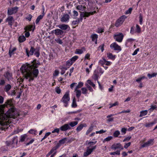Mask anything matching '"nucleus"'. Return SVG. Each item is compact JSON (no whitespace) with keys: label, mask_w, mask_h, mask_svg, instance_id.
<instances>
[{"label":"nucleus","mask_w":157,"mask_h":157,"mask_svg":"<svg viewBox=\"0 0 157 157\" xmlns=\"http://www.w3.org/2000/svg\"><path fill=\"white\" fill-rule=\"evenodd\" d=\"M83 85V83L82 82H80L78 83V85L76 86V89H77L81 88Z\"/></svg>","instance_id":"nucleus-53"},{"label":"nucleus","mask_w":157,"mask_h":157,"mask_svg":"<svg viewBox=\"0 0 157 157\" xmlns=\"http://www.w3.org/2000/svg\"><path fill=\"white\" fill-rule=\"evenodd\" d=\"M90 38L91 39L92 41L93 42L96 40H98V36L96 34H93L91 35Z\"/></svg>","instance_id":"nucleus-28"},{"label":"nucleus","mask_w":157,"mask_h":157,"mask_svg":"<svg viewBox=\"0 0 157 157\" xmlns=\"http://www.w3.org/2000/svg\"><path fill=\"white\" fill-rule=\"evenodd\" d=\"M157 75V73H153L152 74H147V76L149 77V78H151L153 77H155Z\"/></svg>","instance_id":"nucleus-57"},{"label":"nucleus","mask_w":157,"mask_h":157,"mask_svg":"<svg viewBox=\"0 0 157 157\" xmlns=\"http://www.w3.org/2000/svg\"><path fill=\"white\" fill-rule=\"evenodd\" d=\"M25 78H26L27 79L28 78H29V82H31V81H33L34 79V78H35L33 76H31L30 77H28L27 76V73H25Z\"/></svg>","instance_id":"nucleus-47"},{"label":"nucleus","mask_w":157,"mask_h":157,"mask_svg":"<svg viewBox=\"0 0 157 157\" xmlns=\"http://www.w3.org/2000/svg\"><path fill=\"white\" fill-rule=\"evenodd\" d=\"M127 17L125 15H123L119 18L116 20L115 23V25L117 27H120L123 23L125 19Z\"/></svg>","instance_id":"nucleus-9"},{"label":"nucleus","mask_w":157,"mask_h":157,"mask_svg":"<svg viewBox=\"0 0 157 157\" xmlns=\"http://www.w3.org/2000/svg\"><path fill=\"white\" fill-rule=\"evenodd\" d=\"M96 142L90 141L88 143V145L89 146L87 147L86 151L84 152L83 157H87L91 154L92 152L96 149V145L93 146L95 144Z\"/></svg>","instance_id":"nucleus-4"},{"label":"nucleus","mask_w":157,"mask_h":157,"mask_svg":"<svg viewBox=\"0 0 157 157\" xmlns=\"http://www.w3.org/2000/svg\"><path fill=\"white\" fill-rule=\"evenodd\" d=\"M82 93L83 94H86L87 93V89L85 87H82L81 88Z\"/></svg>","instance_id":"nucleus-56"},{"label":"nucleus","mask_w":157,"mask_h":157,"mask_svg":"<svg viewBox=\"0 0 157 157\" xmlns=\"http://www.w3.org/2000/svg\"><path fill=\"white\" fill-rule=\"evenodd\" d=\"M6 81V79L3 77L0 78V90L2 86L5 85Z\"/></svg>","instance_id":"nucleus-23"},{"label":"nucleus","mask_w":157,"mask_h":157,"mask_svg":"<svg viewBox=\"0 0 157 157\" xmlns=\"http://www.w3.org/2000/svg\"><path fill=\"white\" fill-rule=\"evenodd\" d=\"M99 71L98 70L96 69L95 70L92 76V78L95 81H98V79L99 78Z\"/></svg>","instance_id":"nucleus-16"},{"label":"nucleus","mask_w":157,"mask_h":157,"mask_svg":"<svg viewBox=\"0 0 157 157\" xmlns=\"http://www.w3.org/2000/svg\"><path fill=\"white\" fill-rule=\"evenodd\" d=\"M107 57L109 59L114 60L116 57L115 55H113L111 53H108L107 54Z\"/></svg>","instance_id":"nucleus-25"},{"label":"nucleus","mask_w":157,"mask_h":157,"mask_svg":"<svg viewBox=\"0 0 157 157\" xmlns=\"http://www.w3.org/2000/svg\"><path fill=\"white\" fill-rule=\"evenodd\" d=\"M40 48L39 47H36L35 48L33 46H31L30 50L29 51L28 48H25V52L26 56L29 57L30 56L34 55L36 57L38 58L40 55Z\"/></svg>","instance_id":"nucleus-3"},{"label":"nucleus","mask_w":157,"mask_h":157,"mask_svg":"<svg viewBox=\"0 0 157 157\" xmlns=\"http://www.w3.org/2000/svg\"><path fill=\"white\" fill-rule=\"evenodd\" d=\"M83 53V51L81 49H77L75 52V53L77 54H81Z\"/></svg>","instance_id":"nucleus-46"},{"label":"nucleus","mask_w":157,"mask_h":157,"mask_svg":"<svg viewBox=\"0 0 157 157\" xmlns=\"http://www.w3.org/2000/svg\"><path fill=\"white\" fill-rule=\"evenodd\" d=\"M18 8L16 6L12 7L11 9H8L7 13L8 15H12L14 13H17V11Z\"/></svg>","instance_id":"nucleus-13"},{"label":"nucleus","mask_w":157,"mask_h":157,"mask_svg":"<svg viewBox=\"0 0 157 157\" xmlns=\"http://www.w3.org/2000/svg\"><path fill=\"white\" fill-rule=\"evenodd\" d=\"M4 78H6L8 81L11 79L12 76L11 73H10L9 71L6 72L3 75Z\"/></svg>","instance_id":"nucleus-19"},{"label":"nucleus","mask_w":157,"mask_h":157,"mask_svg":"<svg viewBox=\"0 0 157 157\" xmlns=\"http://www.w3.org/2000/svg\"><path fill=\"white\" fill-rule=\"evenodd\" d=\"M11 86L10 85L7 84L4 87V90L5 91L8 93V91L11 89Z\"/></svg>","instance_id":"nucleus-29"},{"label":"nucleus","mask_w":157,"mask_h":157,"mask_svg":"<svg viewBox=\"0 0 157 157\" xmlns=\"http://www.w3.org/2000/svg\"><path fill=\"white\" fill-rule=\"evenodd\" d=\"M83 128L82 124H80L76 128V130L77 132H79Z\"/></svg>","instance_id":"nucleus-37"},{"label":"nucleus","mask_w":157,"mask_h":157,"mask_svg":"<svg viewBox=\"0 0 157 157\" xmlns=\"http://www.w3.org/2000/svg\"><path fill=\"white\" fill-rule=\"evenodd\" d=\"M104 44H101L98 47V49H101V52H103L104 50Z\"/></svg>","instance_id":"nucleus-61"},{"label":"nucleus","mask_w":157,"mask_h":157,"mask_svg":"<svg viewBox=\"0 0 157 157\" xmlns=\"http://www.w3.org/2000/svg\"><path fill=\"white\" fill-rule=\"evenodd\" d=\"M29 133L33 134L34 135H36L37 132V131L35 129H31L28 132Z\"/></svg>","instance_id":"nucleus-41"},{"label":"nucleus","mask_w":157,"mask_h":157,"mask_svg":"<svg viewBox=\"0 0 157 157\" xmlns=\"http://www.w3.org/2000/svg\"><path fill=\"white\" fill-rule=\"evenodd\" d=\"M14 22V20L12 16L8 17L6 19V22L8 23V25L12 28L13 24Z\"/></svg>","instance_id":"nucleus-11"},{"label":"nucleus","mask_w":157,"mask_h":157,"mask_svg":"<svg viewBox=\"0 0 157 157\" xmlns=\"http://www.w3.org/2000/svg\"><path fill=\"white\" fill-rule=\"evenodd\" d=\"M77 105L76 103V99L74 97L73 99L72 103L71 105V107L72 108H75L77 107Z\"/></svg>","instance_id":"nucleus-33"},{"label":"nucleus","mask_w":157,"mask_h":157,"mask_svg":"<svg viewBox=\"0 0 157 157\" xmlns=\"http://www.w3.org/2000/svg\"><path fill=\"white\" fill-rule=\"evenodd\" d=\"M87 82L88 84H89L90 85L93 86L94 89H95L96 86H95V85L94 84L93 82H92L91 80H88L87 81Z\"/></svg>","instance_id":"nucleus-43"},{"label":"nucleus","mask_w":157,"mask_h":157,"mask_svg":"<svg viewBox=\"0 0 157 157\" xmlns=\"http://www.w3.org/2000/svg\"><path fill=\"white\" fill-rule=\"evenodd\" d=\"M86 8V7L85 6H83L82 5H78L76 7L77 9L82 11L85 10Z\"/></svg>","instance_id":"nucleus-32"},{"label":"nucleus","mask_w":157,"mask_h":157,"mask_svg":"<svg viewBox=\"0 0 157 157\" xmlns=\"http://www.w3.org/2000/svg\"><path fill=\"white\" fill-rule=\"evenodd\" d=\"M44 8L43 9V15H39L37 18L35 22L36 24H37L40 21V20L41 19H42L43 18V17L44 15Z\"/></svg>","instance_id":"nucleus-27"},{"label":"nucleus","mask_w":157,"mask_h":157,"mask_svg":"<svg viewBox=\"0 0 157 157\" xmlns=\"http://www.w3.org/2000/svg\"><path fill=\"white\" fill-rule=\"evenodd\" d=\"M5 106L3 105H0V124L2 125L9 118L15 119L19 116V112L15 108H10L7 112L5 113Z\"/></svg>","instance_id":"nucleus-1"},{"label":"nucleus","mask_w":157,"mask_h":157,"mask_svg":"<svg viewBox=\"0 0 157 157\" xmlns=\"http://www.w3.org/2000/svg\"><path fill=\"white\" fill-rule=\"evenodd\" d=\"M94 127V126L93 124H91L90 126L86 132V135H88L91 131H93Z\"/></svg>","instance_id":"nucleus-30"},{"label":"nucleus","mask_w":157,"mask_h":157,"mask_svg":"<svg viewBox=\"0 0 157 157\" xmlns=\"http://www.w3.org/2000/svg\"><path fill=\"white\" fill-rule=\"evenodd\" d=\"M106 132V130L105 131L103 129H101L99 131H96V134L99 133V134H102V133H104L105 132Z\"/></svg>","instance_id":"nucleus-62"},{"label":"nucleus","mask_w":157,"mask_h":157,"mask_svg":"<svg viewBox=\"0 0 157 157\" xmlns=\"http://www.w3.org/2000/svg\"><path fill=\"white\" fill-rule=\"evenodd\" d=\"M3 105L5 107H6L7 108L10 107H11L10 108H15L13 106L12 103V100L11 99L7 100Z\"/></svg>","instance_id":"nucleus-12"},{"label":"nucleus","mask_w":157,"mask_h":157,"mask_svg":"<svg viewBox=\"0 0 157 157\" xmlns=\"http://www.w3.org/2000/svg\"><path fill=\"white\" fill-rule=\"evenodd\" d=\"M80 16L82 17V18L84 17H88L90 15H93L94 14L96 13V11H94L91 12H81Z\"/></svg>","instance_id":"nucleus-14"},{"label":"nucleus","mask_w":157,"mask_h":157,"mask_svg":"<svg viewBox=\"0 0 157 157\" xmlns=\"http://www.w3.org/2000/svg\"><path fill=\"white\" fill-rule=\"evenodd\" d=\"M113 137L112 136H109L104 139V141H109Z\"/></svg>","instance_id":"nucleus-59"},{"label":"nucleus","mask_w":157,"mask_h":157,"mask_svg":"<svg viewBox=\"0 0 157 157\" xmlns=\"http://www.w3.org/2000/svg\"><path fill=\"white\" fill-rule=\"evenodd\" d=\"M110 47L111 49L117 51V52H119L121 50V46H119L116 42H113L111 44Z\"/></svg>","instance_id":"nucleus-10"},{"label":"nucleus","mask_w":157,"mask_h":157,"mask_svg":"<svg viewBox=\"0 0 157 157\" xmlns=\"http://www.w3.org/2000/svg\"><path fill=\"white\" fill-rule=\"evenodd\" d=\"M23 73H26L27 76L30 77L33 76L35 78H37L38 76L39 71L38 69H33L32 70L29 71H25V72H22Z\"/></svg>","instance_id":"nucleus-6"},{"label":"nucleus","mask_w":157,"mask_h":157,"mask_svg":"<svg viewBox=\"0 0 157 157\" xmlns=\"http://www.w3.org/2000/svg\"><path fill=\"white\" fill-rule=\"evenodd\" d=\"M56 92L58 94H60L61 92V90L59 87L57 86L55 88Z\"/></svg>","instance_id":"nucleus-58"},{"label":"nucleus","mask_w":157,"mask_h":157,"mask_svg":"<svg viewBox=\"0 0 157 157\" xmlns=\"http://www.w3.org/2000/svg\"><path fill=\"white\" fill-rule=\"evenodd\" d=\"M55 34L56 36L62 35L63 33V31L59 29H56L55 30Z\"/></svg>","instance_id":"nucleus-26"},{"label":"nucleus","mask_w":157,"mask_h":157,"mask_svg":"<svg viewBox=\"0 0 157 157\" xmlns=\"http://www.w3.org/2000/svg\"><path fill=\"white\" fill-rule=\"evenodd\" d=\"M123 34L120 32H117L113 35L114 39L116 41L119 43L122 42L124 38Z\"/></svg>","instance_id":"nucleus-8"},{"label":"nucleus","mask_w":157,"mask_h":157,"mask_svg":"<svg viewBox=\"0 0 157 157\" xmlns=\"http://www.w3.org/2000/svg\"><path fill=\"white\" fill-rule=\"evenodd\" d=\"M26 138V135H22L21 136L20 140V142H24Z\"/></svg>","instance_id":"nucleus-54"},{"label":"nucleus","mask_w":157,"mask_h":157,"mask_svg":"<svg viewBox=\"0 0 157 157\" xmlns=\"http://www.w3.org/2000/svg\"><path fill=\"white\" fill-rule=\"evenodd\" d=\"M136 32L138 33H140L141 32V29L140 26L138 25H136Z\"/></svg>","instance_id":"nucleus-51"},{"label":"nucleus","mask_w":157,"mask_h":157,"mask_svg":"<svg viewBox=\"0 0 157 157\" xmlns=\"http://www.w3.org/2000/svg\"><path fill=\"white\" fill-rule=\"evenodd\" d=\"M70 99L69 92L67 91L62 98L61 101L63 102L64 104V106L67 107L68 106V102L70 101Z\"/></svg>","instance_id":"nucleus-5"},{"label":"nucleus","mask_w":157,"mask_h":157,"mask_svg":"<svg viewBox=\"0 0 157 157\" xmlns=\"http://www.w3.org/2000/svg\"><path fill=\"white\" fill-rule=\"evenodd\" d=\"M18 143V137L17 136L13 137L10 140H7L6 142V144L8 146H10L12 147H14L15 144Z\"/></svg>","instance_id":"nucleus-7"},{"label":"nucleus","mask_w":157,"mask_h":157,"mask_svg":"<svg viewBox=\"0 0 157 157\" xmlns=\"http://www.w3.org/2000/svg\"><path fill=\"white\" fill-rule=\"evenodd\" d=\"M109 154L111 155H119L120 154V150H117L116 151L110 152Z\"/></svg>","instance_id":"nucleus-39"},{"label":"nucleus","mask_w":157,"mask_h":157,"mask_svg":"<svg viewBox=\"0 0 157 157\" xmlns=\"http://www.w3.org/2000/svg\"><path fill=\"white\" fill-rule=\"evenodd\" d=\"M71 129V127L68 124H65L60 128V130L62 131H65Z\"/></svg>","instance_id":"nucleus-18"},{"label":"nucleus","mask_w":157,"mask_h":157,"mask_svg":"<svg viewBox=\"0 0 157 157\" xmlns=\"http://www.w3.org/2000/svg\"><path fill=\"white\" fill-rule=\"evenodd\" d=\"M153 139H151L149 140L147 142L145 143L141 146V147L143 148L147 147L150 146L152 145L153 144Z\"/></svg>","instance_id":"nucleus-17"},{"label":"nucleus","mask_w":157,"mask_h":157,"mask_svg":"<svg viewBox=\"0 0 157 157\" xmlns=\"http://www.w3.org/2000/svg\"><path fill=\"white\" fill-rule=\"evenodd\" d=\"M96 32L98 33H102L104 32V29L102 28H98Z\"/></svg>","instance_id":"nucleus-50"},{"label":"nucleus","mask_w":157,"mask_h":157,"mask_svg":"<svg viewBox=\"0 0 157 157\" xmlns=\"http://www.w3.org/2000/svg\"><path fill=\"white\" fill-rule=\"evenodd\" d=\"M32 17V15L30 14H29L28 16L26 17V19L28 20L29 21H31Z\"/></svg>","instance_id":"nucleus-64"},{"label":"nucleus","mask_w":157,"mask_h":157,"mask_svg":"<svg viewBox=\"0 0 157 157\" xmlns=\"http://www.w3.org/2000/svg\"><path fill=\"white\" fill-rule=\"evenodd\" d=\"M58 43L60 44H63L62 40L59 38L55 40Z\"/></svg>","instance_id":"nucleus-63"},{"label":"nucleus","mask_w":157,"mask_h":157,"mask_svg":"<svg viewBox=\"0 0 157 157\" xmlns=\"http://www.w3.org/2000/svg\"><path fill=\"white\" fill-rule=\"evenodd\" d=\"M26 39L25 37L23 36H20L18 37V40L20 43H22L25 41Z\"/></svg>","instance_id":"nucleus-31"},{"label":"nucleus","mask_w":157,"mask_h":157,"mask_svg":"<svg viewBox=\"0 0 157 157\" xmlns=\"http://www.w3.org/2000/svg\"><path fill=\"white\" fill-rule=\"evenodd\" d=\"M75 91L76 97L78 98L79 99L81 94V91L79 90H77L76 89Z\"/></svg>","instance_id":"nucleus-34"},{"label":"nucleus","mask_w":157,"mask_h":157,"mask_svg":"<svg viewBox=\"0 0 157 157\" xmlns=\"http://www.w3.org/2000/svg\"><path fill=\"white\" fill-rule=\"evenodd\" d=\"M61 145L59 143V142L57 144H56V145L54 147H53L52 149L54 151H56V150L58 149L59 147Z\"/></svg>","instance_id":"nucleus-42"},{"label":"nucleus","mask_w":157,"mask_h":157,"mask_svg":"<svg viewBox=\"0 0 157 157\" xmlns=\"http://www.w3.org/2000/svg\"><path fill=\"white\" fill-rule=\"evenodd\" d=\"M114 115V114H110L107 115L106 117L107 119H106V122L107 123H109L110 122H113L114 121V118L112 117Z\"/></svg>","instance_id":"nucleus-21"},{"label":"nucleus","mask_w":157,"mask_h":157,"mask_svg":"<svg viewBox=\"0 0 157 157\" xmlns=\"http://www.w3.org/2000/svg\"><path fill=\"white\" fill-rule=\"evenodd\" d=\"M78 57L77 56H75L71 58L70 60L73 63L78 59Z\"/></svg>","instance_id":"nucleus-36"},{"label":"nucleus","mask_w":157,"mask_h":157,"mask_svg":"<svg viewBox=\"0 0 157 157\" xmlns=\"http://www.w3.org/2000/svg\"><path fill=\"white\" fill-rule=\"evenodd\" d=\"M139 22L140 24L141 25L143 21V16L142 14L141 13H140L139 15Z\"/></svg>","instance_id":"nucleus-60"},{"label":"nucleus","mask_w":157,"mask_h":157,"mask_svg":"<svg viewBox=\"0 0 157 157\" xmlns=\"http://www.w3.org/2000/svg\"><path fill=\"white\" fill-rule=\"evenodd\" d=\"M157 118L154 119V121H152L151 123H149L146 124L145 125V126L146 127H151L153 124L156 123L157 122Z\"/></svg>","instance_id":"nucleus-24"},{"label":"nucleus","mask_w":157,"mask_h":157,"mask_svg":"<svg viewBox=\"0 0 157 157\" xmlns=\"http://www.w3.org/2000/svg\"><path fill=\"white\" fill-rule=\"evenodd\" d=\"M78 123V121H74L70 122L69 124V125L71 126V127H74L77 125Z\"/></svg>","instance_id":"nucleus-35"},{"label":"nucleus","mask_w":157,"mask_h":157,"mask_svg":"<svg viewBox=\"0 0 157 157\" xmlns=\"http://www.w3.org/2000/svg\"><path fill=\"white\" fill-rule=\"evenodd\" d=\"M67 138L65 137L59 140V143H60V144L61 145H62V144H63L65 143V141L67 140Z\"/></svg>","instance_id":"nucleus-48"},{"label":"nucleus","mask_w":157,"mask_h":157,"mask_svg":"<svg viewBox=\"0 0 157 157\" xmlns=\"http://www.w3.org/2000/svg\"><path fill=\"white\" fill-rule=\"evenodd\" d=\"M157 108V106L156 105H151V108L149 109V110L150 111V112H152L154 109H156Z\"/></svg>","instance_id":"nucleus-55"},{"label":"nucleus","mask_w":157,"mask_h":157,"mask_svg":"<svg viewBox=\"0 0 157 157\" xmlns=\"http://www.w3.org/2000/svg\"><path fill=\"white\" fill-rule=\"evenodd\" d=\"M73 64V63L70 59L68 60L66 62V65L69 66V67H67L68 68H69V67L72 65Z\"/></svg>","instance_id":"nucleus-52"},{"label":"nucleus","mask_w":157,"mask_h":157,"mask_svg":"<svg viewBox=\"0 0 157 157\" xmlns=\"http://www.w3.org/2000/svg\"><path fill=\"white\" fill-rule=\"evenodd\" d=\"M58 27L60 29L63 30H66L68 29V28L69 29H70V27L68 25L64 24L59 25H58Z\"/></svg>","instance_id":"nucleus-22"},{"label":"nucleus","mask_w":157,"mask_h":157,"mask_svg":"<svg viewBox=\"0 0 157 157\" xmlns=\"http://www.w3.org/2000/svg\"><path fill=\"white\" fill-rule=\"evenodd\" d=\"M16 48L15 47L13 48L12 50L10 49L9 50V53L10 57H11L12 55L14 54L13 52L16 51Z\"/></svg>","instance_id":"nucleus-38"},{"label":"nucleus","mask_w":157,"mask_h":157,"mask_svg":"<svg viewBox=\"0 0 157 157\" xmlns=\"http://www.w3.org/2000/svg\"><path fill=\"white\" fill-rule=\"evenodd\" d=\"M109 105L110 106L109 107V108L110 109L113 106L118 105H119V103L118 101H116L113 103H110L109 104Z\"/></svg>","instance_id":"nucleus-45"},{"label":"nucleus","mask_w":157,"mask_h":157,"mask_svg":"<svg viewBox=\"0 0 157 157\" xmlns=\"http://www.w3.org/2000/svg\"><path fill=\"white\" fill-rule=\"evenodd\" d=\"M35 27L33 25H30L28 26H27L26 28V29H25L26 30H28L29 31H31L33 30V31L34 30Z\"/></svg>","instance_id":"nucleus-40"},{"label":"nucleus","mask_w":157,"mask_h":157,"mask_svg":"<svg viewBox=\"0 0 157 157\" xmlns=\"http://www.w3.org/2000/svg\"><path fill=\"white\" fill-rule=\"evenodd\" d=\"M111 148L114 150L117 149H120V150H123L124 149L123 147L120 143L113 144Z\"/></svg>","instance_id":"nucleus-15"},{"label":"nucleus","mask_w":157,"mask_h":157,"mask_svg":"<svg viewBox=\"0 0 157 157\" xmlns=\"http://www.w3.org/2000/svg\"><path fill=\"white\" fill-rule=\"evenodd\" d=\"M69 18L70 16L68 14H64L61 18V21L62 22H66L69 20Z\"/></svg>","instance_id":"nucleus-20"},{"label":"nucleus","mask_w":157,"mask_h":157,"mask_svg":"<svg viewBox=\"0 0 157 157\" xmlns=\"http://www.w3.org/2000/svg\"><path fill=\"white\" fill-rule=\"evenodd\" d=\"M36 59H34L31 62L32 64H30L27 63L23 65L20 68V70L21 72H25V71H29L33 69H37L39 65H40L39 61L36 62Z\"/></svg>","instance_id":"nucleus-2"},{"label":"nucleus","mask_w":157,"mask_h":157,"mask_svg":"<svg viewBox=\"0 0 157 157\" xmlns=\"http://www.w3.org/2000/svg\"><path fill=\"white\" fill-rule=\"evenodd\" d=\"M147 111L145 110L144 111H142L140 112V117H142L143 116L146 115L147 114Z\"/></svg>","instance_id":"nucleus-44"},{"label":"nucleus","mask_w":157,"mask_h":157,"mask_svg":"<svg viewBox=\"0 0 157 157\" xmlns=\"http://www.w3.org/2000/svg\"><path fill=\"white\" fill-rule=\"evenodd\" d=\"M120 134V132L118 130L116 131L113 134V136L115 137H118Z\"/></svg>","instance_id":"nucleus-49"}]
</instances>
